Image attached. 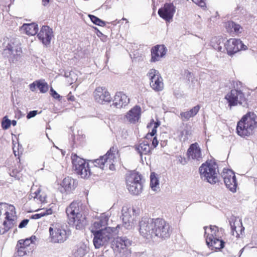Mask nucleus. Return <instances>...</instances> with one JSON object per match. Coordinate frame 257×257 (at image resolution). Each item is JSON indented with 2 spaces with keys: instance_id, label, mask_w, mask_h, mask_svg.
I'll return each instance as SVG.
<instances>
[{
  "instance_id": "f257e3e1",
  "label": "nucleus",
  "mask_w": 257,
  "mask_h": 257,
  "mask_svg": "<svg viewBox=\"0 0 257 257\" xmlns=\"http://www.w3.org/2000/svg\"><path fill=\"white\" fill-rule=\"evenodd\" d=\"M16 214L14 206L0 203V234H4L16 224Z\"/></svg>"
},
{
  "instance_id": "f03ea898",
  "label": "nucleus",
  "mask_w": 257,
  "mask_h": 257,
  "mask_svg": "<svg viewBox=\"0 0 257 257\" xmlns=\"http://www.w3.org/2000/svg\"><path fill=\"white\" fill-rule=\"evenodd\" d=\"M257 127V115L252 112L244 115L237 122L236 133L239 136L244 138L252 135Z\"/></svg>"
},
{
  "instance_id": "7ed1b4c3",
  "label": "nucleus",
  "mask_w": 257,
  "mask_h": 257,
  "mask_svg": "<svg viewBox=\"0 0 257 257\" xmlns=\"http://www.w3.org/2000/svg\"><path fill=\"white\" fill-rule=\"evenodd\" d=\"M132 241L126 237H116L113 238L111 242V247L116 255L119 257H130L131 254L129 248Z\"/></svg>"
},
{
  "instance_id": "20e7f679",
  "label": "nucleus",
  "mask_w": 257,
  "mask_h": 257,
  "mask_svg": "<svg viewBox=\"0 0 257 257\" xmlns=\"http://www.w3.org/2000/svg\"><path fill=\"white\" fill-rule=\"evenodd\" d=\"M201 177L210 184H215L218 181V170L217 164L212 161L206 162L199 168Z\"/></svg>"
},
{
  "instance_id": "39448f33",
  "label": "nucleus",
  "mask_w": 257,
  "mask_h": 257,
  "mask_svg": "<svg viewBox=\"0 0 257 257\" xmlns=\"http://www.w3.org/2000/svg\"><path fill=\"white\" fill-rule=\"evenodd\" d=\"M113 150V148L110 149L105 155L95 160L93 162L94 165L100 168L102 170L108 168L111 171L114 170L115 169V165L117 161V159L113 153V152H115Z\"/></svg>"
},
{
  "instance_id": "423d86ee",
  "label": "nucleus",
  "mask_w": 257,
  "mask_h": 257,
  "mask_svg": "<svg viewBox=\"0 0 257 257\" xmlns=\"http://www.w3.org/2000/svg\"><path fill=\"white\" fill-rule=\"evenodd\" d=\"M126 187L128 191L135 195H139L142 191L143 185L141 176L135 172L128 174L126 177Z\"/></svg>"
},
{
  "instance_id": "0eeeda50",
  "label": "nucleus",
  "mask_w": 257,
  "mask_h": 257,
  "mask_svg": "<svg viewBox=\"0 0 257 257\" xmlns=\"http://www.w3.org/2000/svg\"><path fill=\"white\" fill-rule=\"evenodd\" d=\"M73 168L76 173L82 178H87L90 175L89 165L85 161L78 157L77 155H73L71 157Z\"/></svg>"
},
{
  "instance_id": "6e6552de",
  "label": "nucleus",
  "mask_w": 257,
  "mask_h": 257,
  "mask_svg": "<svg viewBox=\"0 0 257 257\" xmlns=\"http://www.w3.org/2000/svg\"><path fill=\"white\" fill-rule=\"evenodd\" d=\"M93 235V244L96 248H99L106 245L112 238V229L110 227H105L104 229H100L96 231Z\"/></svg>"
},
{
  "instance_id": "1a4fd4ad",
  "label": "nucleus",
  "mask_w": 257,
  "mask_h": 257,
  "mask_svg": "<svg viewBox=\"0 0 257 257\" xmlns=\"http://www.w3.org/2000/svg\"><path fill=\"white\" fill-rule=\"evenodd\" d=\"M225 98L227 100L230 107L236 106L238 104L245 107L247 105L246 99L242 91L231 89L226 95Z\"/></svg>"
},
{
  "instance_id": "9d476101",
  "label": "nucleus",
  "mask_w": 257,
  "mask_h": 257,
  "mask_svg": "<svg viewBox=\"0 0 257 257\" xmlns=\"http://www.w3.org/2000/svg\"><path fill=\"white\" fill-rule=\"evenodd\" d=\"M155 219L143 217L139 223V231L140 234L146 238H150L154 234Z\"/></svg>"
},
{
  "instance_id": "9b49d317",
  "label": "nucleus",
  "mask_w": 257,
  "mask_h": 257,
  "mask_svg": "<svg viewBox=\"0 0 257 257\" xmlns=\"http://www.w3.org/2000/svg\"><path fill=\"white\" fill-rule=\"evenodd\" d=\"M155 236L161 238H168L171 233L170 226L165 220L160 218H157L155 221L154 226Z\"/></svg>"
},
{
  "instance_id": "f8f14e48",
  "label": "nucleus",
  "mask_w": 257,
  "mask_h": 257,
  "mask_svg": "<svg viewBox=\"0 0 257 257\" xmlns=\"http://www.w3.org/2000/svg\"><path fill=\"white\" fill-rule=\"evenodd\" d=\"M51 241L54 243H62L67 238L66 231L57 224H53L49 228Z\"/></svg>"
},
{
  "instance_id": "ddd939ff",
  "label": "nucleus",
  "mask_w": 257,
  "mask_h": 257,
  "mask_svg": "<svg viewBox=\"0 0 257 257\" xmlns=\"http://www.w3.org/2000/svg\"><path fill=\"white\" fill-rule=\"evenodd\" d=\"M151 88L155 91H161L164 88L163 80L159 71L155 69L149 70L147 74Z\"/></svg>"
},
{
  "instance_id": "4468645a",
  "label": "nucleus",
  "mask_w": 257,
  "mask_h": 257,
  "mask_svg": "<svg viewBox=\"0 0 257 257\" xmlns=\"http://www.w3.org/2000/svg\"><path fill=\"white\" fill-rule=\"evenodd\" d=\"M136 209L134 208L128 207L126 206L122 207L121 209V217L123 225L126 229L131 228L134 224V216Z\"/></svg>"
},
{
  "instance_id": "2eb2a0df",
  "label": "nucleus",
  "mask_w": 257,
  "mask_h": 257,
  "mask_svg": "<svg viewBox=\"0 0 257 257\" xmlns=\"http://www.w3.org/2000/svg\"><path fill=\"white\" fill-rule=\"evenodd\" d=\"M221 176L226 187L232 192H236L237 182L234 173L231 170L224 169Z\"/></svg>"
},
{
  "instance_id": "dca6fc26",
  "label": "nucleus",
  "mask_w": 257,
  "mask_h": 257,
  "mask_svg": "<svg viewBox=\"0 0 257 257\" xmlns=\"http://www.w3.org/2000/svg\"><path fill=\"white\" fill-rule=\"evenodd\" d=\"M228 54L231 55L241 50H246L247 46L239 39H230L224 44Z\"/></svg>"
},
{
  "instance_id": "f3484780",
  "label": "nucleus",
  "mask_w": 257,
  "mask_h": 257,
  "mask_svg": "<svg viewBox=\"0 0 257 257\" xmlns=\"http://www.w3.org/2000/svg\"><path fill=\"white\" fill-rule=\"evenodd\" d=\"M188 159L194 161L197 163L202 161L203 155L198 143L191 144L187 151Z\"/></svg>"
},
{
  "instance_id": "a211bd4d",
  "label": "nucleus",
  "mask_w": 257,
  "mask_h": 257,
  "mask_svg": "<svg viewBox=\"0 0 257 257\" xmlns=\"http://www.w3.org/2000/svg\"><path fill=\"white\" fill-rule=\"evenodd\" d=\"M93 95L95 100L100 104L109 102L111 100L110 94L105 87H96Z\"/></svg>"
},
{
  "instance_id": "6ab92c4d",
  "label": "nucleus",
  "mask_w": 257,
  "mask_h": 257,
  "mask_svg": "<svg viewBox=\"0 0 257 257\" xmlns=\"http://www.w3.org/2000/svg\"><path fill=\"white\" fill-rule=\"evenodd\" d=\"M176 12V7L172 3H166L158 10L159 16L166 22H170Z\"/></svg>"
},
{
  "instance_id": "aec40b11",
  "label": "nucleus",
  "mask_w": 257,
  "mask_h": 257,
  "mask_svg": "<svg viewBox=\"0 0 257 257\" xmlns=\"http://www.w3.org/2000/svg\"><path fill=\"white\" fill-rule=\"evenodd\" d=\"M81 205L82 204L80 202L73 201L66 208V212L67 213L69 221L74 222V218H76L78 214L82 213Z\"/></svg>"
},
{
  "instance_id": "412c9836",
  "label": "nucleus",
  "mask_w": 257,
  "mask_h": 257,
  "mask_svg": "<svg viewBox=\"0 0 257 257\" xmlns=\"http://www.w3.org/2000/svg\"><path fill=\"white\" fill-rule=\"evenodd\" d=\"M37 36L44 45L48 46L50 44L53 37L52 30L47 26H43Z\"/></svg>"
},
{
  "instance_id": "4be33fe9",
  "label": "nucleus",
  "mask_w": 257,
  "mask_h": 257,
  "mask_svg": "<svg viewBox=\"0 0 257 257\" xmlns=\"http://www.w3.org/2000/svg\"><path fill=\"white\" fill-rule=\"evenodd\" d=\"M229 223L232 235L236 237H239L240 234L239 232L241 233V232L244 230L241 219L235 217H232L230 218Z\"/></svg>"
},
{
  "instance_id": "5701e85b",
  "label": "nucleus",
  "mask_w": 257,
  "mask_h": 257,
  "mask_svg": "<svg viewBox=\"0 0 257 257\" xmlns=\"http://www.w3.org/2000/svg\"><path fill=\"white\" fill-rule=\"evenodd\" d=\"M22 52L21 48L18 45H15L14 43L8 44L6 48L4 51L5 54H8L7 55L8 57L15 59H17V57L20 56Z\"/></svg>"
},
{
  "instance_id": "b1692460",
  "label": "nucleus",
  "mask_w": 257,
  "mask_h": 257,
  "mask_svg": "<svg viewBox=\"0 0 257 257\" xmlns=\"http://www.w3.org/2000/svg\"><path fill=\"white\" fill-rule=\"evenodd\" d=\"M166 51V48L164 45H156L153 47L151 49V61H159L161 58L165 56Z\"/></svg>"
},
{
  "instance_id": "393cba45",
  "label": "nucleus",
  "mask_w": 257,
  "mask_h": 257,
  "mask_svg": "<svg viewBox=\"0 0 257 257\" xmlns=\"http://www.w3.org/2000/svg\"><path fill=\"white\" fill-rule=\"evenodd\" d=\"M129 101V98L124 93L117 92L114 96L113 105L117 108H120L127 105Z\"/></svg>"
},
{
  "instance_id": "a878e982",
  "label": "nucleus",
  "mask_w": 257,
  "mask_h": 257,
  "mask_svg": "<svg viewBox=\"0 0 257 257\" xmlns=\"http://www.w3.org/2000/svg\"><path fill=\"white\" fill-rule=\"evenodd\" d=\"M30 196L38 203H45L46 202V195L44 192H42L40 187H37V186L33 185L31 189Z\"/></svg>"
},
{
  "instance_id": "bb28decb",
  "label": "nucleus",
  "mask_w": 257,
  "mask_h": 257,
  "mask_svg": "<svg viewBox=\"0 0 257 257\" xmlns=\"http://www.w3.org/2000/svg\"><path fill=\"white\" fill-rule=\"evenodd\" d=\"M141 110L140 107L136 106L128 112L125 115L126 118L131 123L137 122L140 117Z\"/></svg>"
},
{
  "instance_id": "cd10ccee",
  "label": "nucleus",
  "mask_w": 257,
  "mask_h": 257,
  "mask_svg": "<svg viewBox=\"0 0 257 257\" xmlns=\"http://www.w3.org/2000/svg\"><path fill=\"white\" fill-rule=\"evenodd\" d=\"M108 218L104 215H102L101 218L94 222L91 226V231L94 234L100 229H104L107 223Z\"/></svg>"
},
{
  "instance_id": "c85d7f7f",
  "label": "nucleus",
  "mask_w": 257,
  "mask_h": 257,
  "mask_svg": "<svg viewBox=\"0 0 257 257\" xmlns=\"http://www.w3.org/2000/svg\"><path fill=\"white\" fill-rule=\"evenodd\" d=\"M204 228L206 241H212L213 239L218 237V230L217 226L211 225L209 228L204 227Z\"/></svg>"
},
{
  "instance_id": "c756f323",
  "label": "nucleus",
  "mask_w": 257,
  "mask_h": 257,
  "mask_svg": "<svg viewBox=\"0 0 257 257\" xmlns=\"http://www.w3.org/2000/svg\"><path fill=\"white\" fill-rule=\"evenodd\" d=\"M21 31L28 35L34 36L38 31V25L32 23L31 24H24L20 28Z\"/></svg>"
},
{
  "instance_id": "7c9ffc66",
  "label": "nucleus",
  "mask_w": 257,
  "mask_h": 257,
  "mask_svg": "<svg viewBox=\"0 0 257 257\" xmlns=\"http://www.w3.org/2000/svg\"><path fill=\"white\" fill-rule=\"evenodd\" d=\"M70 225H73L77 229H82L86 224L87 220L84 215L82 213L78 214L76 218H74V221H69Z\"/></svg>"
},
{
  "instance_id": "2f4dec72",
  "label": "nucleus",
  "mask_w": 257,
  "mask_h": 257,
  "mask_svg": "<svg viewBox=\"0 0 257 257\" xmlns=\"http://www.w3.org/2000/svg\"><path fill=\"white\" fill-rule=\"evenodd\" d=\"M136 150L141 157L143 155H149L151 152V148L149 143L147 141H144L139 145L136 146Z\"/></svg>"
},
{
  "instance_id": "473e14b6",
  "label": "nucleus",
  "mask_w": 257,
  "mask_h": 257,
  "mask_svg": "<svg viewBox=\"0 0 257 257\" xmlns=\"http://www.w3.org/2000/svg\"><path fill=\"white\" fill-rule=\"evenodd\" d=\"M176 134L179 140L182 142L187 141L191 135L190 131L183 124L180 126Z\"/></svg>"
},
{
  "instance_id": "72a5a7b5",
  "label": "nucleus",
  "mask_w": 257,
  "mask_h": 257,
  "mask_svg": "<svg viewBox=\"0 0 257 257\" xmlns=\"http://www.w3.org/2000/svg\"><path fill=\"white\" fill-rule=\"evenodd\" d=\"M88 251L87 244L83 242L79 243L76 246L74 252L75 257H83Z\"/></svg>"
},
{
  "instance_id": "f704fd0d",
  "label": "nucleus",
  "mask_w": 257,
  "mask_h": 257,
  "mask_svg": "<svg viewBox=\"0 0 257 257\" xmlns=\"http://www.w3.org/2000/svg\"><path fill=\"white\" fill-rule=\"evenodd\" d=\"M200 106L197 105L193 107L189 111L183 112L180 113V117L183 120H188L191 117L194 116L199 111Z\"/></svg>"
},
{
  "instance_id": "c9c22d12",
  "label": "nucleus",
  "mask_w": 257,
  "mask_h": 257,
  "mask_svg": "<svg viewBox=\"0 0 257 257\" xmlns=\"http://www.w3.org/2000/svg\"><path fill=\"white\" fill-rule=\"evenodd\" d=\"M75 181L70 177H66L63 180L62 186L67 193H70L75 188Z\"/></svg>"
},
{
  "instance_id": "e433bc0d",
  "label": "nucleus",
  "mask_w": 257,
  "mask_h": 257,
  "mask_svg": "<svg viewBox=\"0 0 257 257\" xmlns=\"http://www.w3.org/2000/svg\"><path fill=\"white\" fill-rule=\"evenodd\" d=\"M208 247H211L212 249H220L224 247V242L217 238L212 239V241H206Z\"/></svg>"
},
{
  "instance_id": "4c0bfd02",
  "label": "nucleus",
  "mask_w": 257,
  "mask_h": 257,
  "mask_svg": "<svg viewBox=\"0 0 257 257\" xmlns=\"http://www.w3.org/2000/svg\"><path fill=\"white\" fill-rule=\"evenodd\" d=\"M225 27L227 32L231 34H237L240 33L241 27L233 22H227Z\"/></svg>"
},
{
  "instance_id": "58836bf2",
  "label": "nucleus",
  "mask_w": 257,
  "mask_h": 257,
  "mask_svg": "<svg viewBox=\"0 0 257 257\" xmlns=\"http://www.w3.org/2000/svg\"><path fill=\"white\" fill-rule=\"evenodd\" d=\"M150 187L152 190L158 191L160 190L159 180L155 173H152L150 176Z\"/></svg>"
},
{
  "instance_id": "ea45409f",
  "label": "nucleus",
  "mask_w": 257,
  "mask_h": 257,
  "mask_svg": "<svg viewBox=\"0 0 257 257\" xmlns=\"http://www.w3.org/2000/svg\"><path fill=\"white\" fill-rule=\"evenodd\" d=\"M222 43V39L219 37L213 38L211 41V44L214 49L218 51H221L222 47L221 43Z\"/></svg>"
},
{
  "instance_id": "a19ab883",
  "label": "nucleus",
  "mask_w": 257,
  "mask_h": 257,
  "mask_svg": "<svg viewBox=\"0 0 257 257\" xmlns=\"http://www.w3.org/2000/svg\"><path fill=\"white\" fill-rule=\"evenodd\" d=\"M52 213V210L51 208L48 209L46 210H43L40 213L35 214L31 216L32 219H37L40 218L41 217L45 215L51 214Z\"/></svg>"
},
{
  "instance_id": "79ce46f5",
  "label": "nucleus",
  "mask_w": 257,
  "mask_h": 257,
  "mask_svg": "<svg viewBox=\"0 0 257 257\" xmlns=\"http://www.w3.org/2000/svg\"><path fill=\"white\" fill-rule=\"evenodd\" d=\"M160 125V122L159 121L155 122L153 119L152 120L151 122L150 123L149 125H148V127H151L153 126V128L152 130V132L150 134H148L147 135V137L150 135L151 137L154 136L157 133V128Z\"/></svg>"
},
{
  "instance_id": "37998d69",
  "label": "nucleus",
  "mask_w": 257,
  "mask_h": 257,
  "mask_svg": "<svg viewBox=\"0 0 257 257\" xmlns=\"http://www.w3.org/2000/svg\"><path fill=\"white\" fill-rule=\"evenodd\" d=\"M89 17L91 20V21L95 25L99 26H104L105 25V22L102 21L100 19L97 17L89 15Z\"/></svg>"
},
{
  "instance_id": "c03bdc74",
  "label": "nucleus",
  "mask_w": 257,
  "mask_h": 257,
  "mask_svg": "<svg viewBox=\"0 0 257 257\" xmlns=\"http://www.w3.org/2000/svg\"><path fill=\"white\" fill-rule=\"evenodd\" d=\"M33 242L32 237L26 238V239L19 240L17 243L19 245H21L25 248L27 247Z\"/></svg>"
},
{
  "instance_id": "a18cd8bd",
  "label": "nucleus",
  "mask_w": 257,
  "mask_h": 257,
  "mask_svg": "<svg viewBox=\"0 0 257 257\" xmlns=\"http://www.w3.org/2000/svg\"><path fill=\"white\" fill-rule=\"evenodd\" d=\"M37 86L42 93H45L48 90V85L46 83L41 82L40 81H36Z\"/></svg>"
},
{
  "instance_id": "49530a36",
  "label": "nucleus",
  "mask_w": 257,
  "mask_h": 257,
  "mask_svg": "<svg viewBox=\"0 0 257 257\" xmlns=\"http://www.w3.org/2000/svg\"><path fill=\"white\" fill-rule=\"evenodd\" d=\"M11 121L7 116H5L2 121V127L4 130H8L11 126Z\"/></svg>"
},
{
  "instance_id": "de8ad7c7",
  "label": "nucleus",
  "mask_w": 257,
  "mask_h": 257,
  "mask_svg": "<svg viewBox=\"0 0 257 257\" xmlns=\"http://www.w3.org/2000/svg\"><path fill=\"white\" fill-rule=\"evenodd\" d=\"M16 248L17 249L18 254L20 256L25 255L28 250L27 248L21 245H19L18 244H17Z\"/></svg>"
},
{
  "instance_id": "09e8293b",
  "label": "nucleus",
  "mask_w": 257,
  "mask_h": 257,
  "mask_svg": "<svg viewBox=\"0 0 257 257\" xmlns=\"http://www.w3.org/2000/svg\"><path fill=\"white\" fill-rule=\"evenodd\" d=\"M233 87L232 89H235L238 91H243L242 84L240 81H234L233 84Z\"/></svg>"
},
{
  "instance_id": "8fccbe9b",
  "label": "nucleus",
  "mask_w": 257,
  "mask_h": 257,
  "mask_svg": "<svg viewBox=\"0 0 257 257\" xmlns=\"http://www.w3.org/2000/svg\"><path fill=\"white\" fill-rule=\"evenodd\" d=\"M50 91L51 95L54 98L59 99L61 97V96L59 94H58L57 92L55 90H54L52 88H51Z\"/></svg>"
},
{
  "instance_id": "3c124183",
  "label": "nucleus",
  "mask_w": 257,
  "mask_h": 257,
  "mask_svg": "<svg viewBox=\"0 0 257 257\" xmlns=\"http://www.w3.org/2000/svg\"><path fill=\"white\" fill-rule=\"evenodd\" d=\"M29 220L28 219H25L23 220L19 225V227L20 228H22L26 226V225L29 223Z\"/></svg>"
},
{
  "instance_id": "603ef678",
  "label": "nucleus",
  "mask_w": 257,
  "mask_h": 257,
  "mask_svg": "<svg viewBox=\"0 0 257 257\" xmlns=\"http://www.w3.org/2000/svg\"><path fill=\"white\" fill-rule=\"evenodd\" d=\"M194 3L201 7L205 6V3L204 0H192Z\"/></svg>"
},
{
  "instance_id": "864d4df0",
  "label": "nucleus",
  "mask_w": 257,
  "mask_h": 257,
  "mask_svg": "<svg viewBox=\"0 0 257 257\" xmlns=\"http://www.w3.org/2000/svg\"><path fill=\"white\" fill-rule=\"evenodd\" d=\"M37 114V110H32V111H30L27 115V118L28 119H30V118H31L34 116H35Z\"/></svg>"
},
{
  "instance_id": "5fc2aeb1",
  "label": "nucleus",
  "mask_w": 257,
  "mask_h": 257,
  "mask_svg": "<svg viewBox=\"0 0 257 257\" xmlns=\"http://www.w3.org/2000/svg\"><path fill=\"white\" fill-rule=\"evenodd\" d=\"M36 81L30 84L29 87L32 91H35L37 86Z\"/></svg>"
},
{
  "instance_id": "6e6d98bb",
  "label": "nucleus",
  "mask_w": 257,
  "mask_h": 257,
  "mask_svg": "<svg viewBox=\"0 0 257 257\" xmlns=\"http://www.w3.org/2000/svg\"><path fill=\"white\" fill-rule=\"evenodd\" d=\"M158 143L159 142L157 140L156 137H154L152 141V145L154 146V148H156L158 146Z\"/></svg>"
},
{
  "instance_id": "4d7b16f0",
  "label": "nucleus",
  "mask_w": 257,
  "mask_h": 257,
  "mask_svg": "<svg viewBox=\"0 0 257 257\" xmlns=\"http://www.w3.org/2000/svg\"><path fill=\"white\" fill-rule=\"evenodd\" d=\"M49 2V0H42V3L44 6L47 5Z\"/></svg>"
},
{
  "instance_id": "13d9d810",
  "label": "nucleus",
  "mask_w": 257,
  "mask_h": 257,
  "mask_svg": "<svg viewBox=\"0 0 257 257\" xmlns=\"http://www.w3.org/2000/svg\"><path fill=\"white\" fill-rule=\"evenodd\" d=\"M11 124L13 126L16 125V124H17V121L16 120H13L12 121H11Z\"/></svg>"
},
{
  "instance_id": "bf43d9fd",
  "label": "nucleus",
  "mask_w": 257,
  "mask_h": 257,
  "mask_svg": "<svg viewBox=\"0 0 257 257\" xmlns=\"http://www.w3.org/2000/svg\"><path fill=\"white\" fill-rule=\"evenodd\" d=\"M31 237H32L33 242L34 241V239H36V238L35 236H32Z\"/></svg>"
},
{
  "instance_id": "052dcab7",
  "label": "nucleus",
  "mask_w": 257,
  "mask_h": 257,
  "mask_svg": "<svg viewBox=\"0 0 257 257\" xmlns=\"http://www.w3.org/2000/svg\"><path fill=\"white\" fill-rule=\"evenodd\" d=\"M122 20H126V19H125V18H123Z\"/></svg>"
}]
</instances>
